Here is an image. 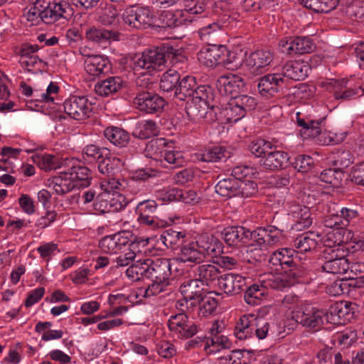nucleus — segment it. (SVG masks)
Returning <instances> with one entry per match:
<instances>
[{
    "mask_svg": "<svg viewBox=\"0 0 364 364\" xmlns=\"http://www.w3.org/2000/svg\"><path fill=\"white\" fill-rule=\"evenodd\" d=\"M184 57L178 50L168 44H163L153 49L145 50L141 55L132 59V67L135 72L142 70L145 73L162 70L168 66H175L183 62Z\"/></svg>",
    "mask_w": 364,
    "mask_h": 364,
    "instance_id": "1",
    "label": "nucleus"
},
{
    "mask_svg": "<svg viewBox=\"0 0 364 364\" xmlns=\"http://www.w3.org/2000/svg\"><path fill=\"white\" fill-rule=\"evenodd\" d=\"M308 278H294L287 272L277 275H269L268 278L263 279L260 284H254L250 286L245 291L244 299L247 304L256 306L268 294L269 288L276 290H283L296 283L306 282Z\"/></svg>",
    "mask_w": 364,
    "mask_h": 364,
    "instance_id": "2",
    "label": "nucleus"
},
{
    "mask_svg": "<svg viewBox=\"0 0 364 364\" xmlns=\"http://www.w3.org/2000/svg\"><path fill=\"white\" fill-rule=\"evenodd\" d=\"M269 262L275 267L276 271L287 272L294 278H307L310 273L309 265L302 262L298 253L291 248H282L274 252Z\"/></svg>",
    "mask_w": 364,
    "mask_h": 364,
    "instance_id": "3",
    "label": "nucleus"
},
{
    "mask_svg": "<svg viewBox=\"0 0 364 364\" xmlns=\"http://www.w3.org/2000/svg\"><path fill=\"white\" fill-rule=\"evenodd\" d=\"M208 236H201L196 242L182 245L175 259L178 262L199 264L207 255L215 252V244L210 242Z\"/></svg>",
    "mask_w": 364,
    "mask_h": 364,
    "instance_id": "4",
    "label": "nucleus"
},
{
    "mask_svg": "<svg viewBox=\"0 0 364 364\" xmlns=\"http://www.w3.org/2000/svg\"><path fill=\"white\" fill-rule=\"evenodd\" d=\"M122 19L126 24L137 29L146 28L155 23L154 14L149 8L137 6L127 7L122 14Z\"/></svg>",
    "mask_w": 364,
    "mask_h": 364,
    "instance_id": "5",
    "label": "nucleus"
},
{
    "mask_svg": "<svg viewBox=\"0 0 364 364\" xmlns=\"http://www.w3.org/2000/svg\"><path fill=\"white\" fill-rule=\"evenodd\" d=\"M135 107L146 114H159L164 110L166 102L159 94L152 91L143 90L136 93L133 100Z\"/></svg>",
    "mask_w": 364,
    "mask_h": 364,
    "instance_id": "6",
    "label": "nucleus"
},
{
    "mask_svg": "<svg viewBox=\"0 0 364 364\" xmlns=\"http://www.w3.org/2000/svg\"><path fill=\"white\" fill-rule=\"evenodd\" d=\"M279 48L282 53L294 55L311 53L316 50L313 40L307 36H289L282 38Z\"/></svg>",
    "mask_w": 364,
    "mask_h": 364,
    "instance_id": "7",
    "label": "nucleus"
},
{
    "mask_svg": "<svg viewBox=\"0 0 364 364\" xmlns=\"http://www.w3.org/2000/svg\"><path fill=\"white\" fill-rule=\"evenodd\" d=\"M42 8L41 20L47 24L53 23L61 18L69 19L74 14V9L70 3L65 1L56 3L46 0V3L42 4Z\"/></svg>",
    "mask_w": 364,
    "mask_h": 364,
    "instance_id": "8",
    "label": "nucleus"
},
{
    "mask_svg": "<svg viewBox=\"0 0 364 364\" xmlns=\"http://www.w3.org/2000/svg\"><path fill=\"white\" fill-rule=\"evenodd\" d=\"M61 174L69 175L70 178L76 183L77 188H86L90 185L92 177L90 170L84 166L79 164V162L74 159H65L64 168L60 171Z\"/></svg>",
    "mask_w": 364,
    "mask_h": 364,
    "instance_id": "9",
    "label": "nucleus"
},
{
    "mask_svg": "<svg viewBox=\"0 0 364 364\" xmlns=\"http://www.w3.org/2000/svg\"><path fill=\"white\" fill-rule=\"evenodd\" d=\"M64 111L75 120L88 118L92 110V105L85 97L71 96L63 103Z\"/></svg>",
    "mask_w": 364,
    "mask_h": 364,
    "instance_id": "10",
    "label": "nucleus"
},
{
    "mask_svg": "<svg viewBox=\"0 0 364 364\" xmlns=\"http://www.w3.org/2000/svg\"><path fill=\"white\" fill-rule=\"evenodd\" d=\"M97 164L99 171L106 177L112 188H120L122 186V183L117 181V176L120 172L122 166L120 159L110 156V154H106Z\"/></svg>",
    "mask_w": 364,
    "mask_h": 364,
    "instance_id": "11",
    "label": "nucleus"
},
{
    "mask_svg": "<svg viewBox=\"0 0 364 364\" xmlns=\"http://www.w3.org/2000/svg\"><path fill=\"white\" fill-rule=\"evenodd\" d=\"M226 46L208 44L197 54L198 60L207 68H214L222 64L226 55Z\"/></svg>",
    "mask_w": 364,
    "mask_h": 364,
    "instance_id": "12",
    "label": "nucleus"
},
{
    "mask_svg": "<svg viewBox=\"0 0 364 364\" xmlns=\"http://www.w3.org/2000/svg\"><path fill=\"white\" fill-rule=\"evenodd\" d=\"M326 316L324 310L306 307L302 311H296L292 318L304 327L316 331L323 324V318Z\"/></svg>",
    "mask_w": 364,
    "mask_h": 364,
    "instance_id": "13",
    "label": "nucleus"
},
{
    "mask_svg": "<svg viewBox=\"0 0 364 364\" xmlns=\"http://www.w3.org/2000/svg\"><path fill=\"white\" fill-rule=\"evenodd\" d=\"M285 85L282 74H267L258 79L257 89L262 96L269 98L282 91Z\"/></svg>",
    "mask_w": 364,
    "mask_h": 364,
    "instance_id": "14",
    "label": "nucleus"
},
{
    "mask_svg": "<svg viewBox=\"0 0 364 364\" xmlns=\"http://www.w3.org/2000/svg\"><path fill=\"white\" fill-rule=\"evenodd\" d=\"M109 193H101L96 196L93 208L99 213L103 214L121 210L127 205L128 202L122 195H118L109 200Z\"/></svg>",
    "mask_w": 364,
    "mask_h": 364,
    "instance_id": "15",
    "label": "nucleus"
},
{
    "mask_svg": "<svg viewBox=\"0 0 364 364\" xmlns=\"http://www.w3.org/2000/svg\"><path fill=\"white\" fill-rule=\"evenodd\" d=\"M245 85L243 77L233 74L222 75L216 81V86L221 95H229L231 99L242 92Z\"/></svg>",
    "mask_w": 364,
    "mask_h": 364,
    "instance_id": "16",
    "label": "nucleus"
},
{
    "mask_svg": "<svg viewBox=\"0 0 364 364\" xmlns=\"http://www.w3.org/2000/svg\"><path fill=\"white\" fill-rule=\"evenodd\" d=\"M212 102L203 100H187L186 105V112L189 119L191 120H198L201 118L215 117L216 106L211 105Z\"/></svg>",
    "mask_w": 364,
    "mask_h": 364,
    "instance_id": "17",
    "label": "nucleus"
},
{
    "mask_svg": "<svg viewBox=\"0 0 364 364\" xmlns=\"http://www.w3.org/2000/svg\"><path fill=\"white\" fill-rule=\"evenodd\" d=\"M147 262L149 264L147 278L169 283L171 265L168 259H147Z\"/></svg>",
    "mask_w": 364,
    "mask_h": 364,
    "instance_id": "18",
    "label": "nucleus"
},
{
    "mask_svg": "<svg viewBox=\"0 0 364 364\" xmlns=\"http://www.w3.org/2000/svg\"><path fill=\"white\" fill-rule=\"evenodd\" d=\"M218 284L220 289L229 295H236L247 289L246 278L240 274H225L220 275Z\"/></svg>",
    "mask_w": 364,
    "mask_h": 364,
    "instance_id": "19",
    "label": "nucleus"
},
{
    "mask_svg": "<svg viewBox=\"0 0 364 364\" xmlns=\"http://www.w3.org/2000/svg\"><path fill=\"white\" fill-rule=\"evenodd\" d=\"M203 286L195 278L184 282L181 285L179 290L183 296V299L187 303L189 302L191 306H196L198 301L208 293Z\"/></svg>",
    "mask_w": 364,
    "mask_h": 364,
    "instance_id": "20",
    "label": "nucleus"
},
{
    "mask_svg": "<svg viewBox=\"0 0 364 364\" xmlns=\"http://www.w3.org/2000/svg\"><path fill=\"white\" fill-rule=\"evenodd\" d=\"M129 235V232L124 231L105 236L100 240L99 247L105 253H117L130 242Z\"/></svg>",
    "mask_w": 364,
    "mask_h": 364,
    "instance_id": "21",
    "label": "nucleus"
},
{
    "mask_svg": "<svg viewBox=\"0 0 364 364\" xmlns=\"http://www.w3.org/2000/svg\"><path fill=\"white\" fill-rule=\"evenodd\" d=\"M289 154L284 151H273L272 149L259 161L261 166L270 171L287 168L289 161Z\"/></svg>",
    "mask_w": 364,
    "mask_h": 364,
    "instance_id": "22",
    "label": "nucleus"
},
{
    "mask_svg": "<svg viewBox=\"0 0 364 364\" xmlns=\"http://www.w3.org/2000/svg\"><path fill=\"white\" fill-rule=\"evenodd\" d=\"M156 208L157 204L155 200H147L139 203L136 210L139 215V223L150 227L158 225V218L156 216Z\"/></svg>",
    "mask_w": 364,
    "mask_h": 364,
    "instance_id": "23",
    "label": "nucleus"
},
{
    "mask_svg": "<svg viewBox=\"0 0 364 364\" xmlns=\"http://www.w3.org/2000/svg\"><path fill=\"white\" fill-rule=\"evenodd\" d=\"M186 21H191V19L183 16V11L178 10L175 12L163 11L158 19H155V23L153 26L163 28H172L186 24Z\"/></svg>",
    "mask_w": 364,
    "mask_h": 364,
    "instance_id": "24",
    "label": "nucleus"
},
{
    "mask_svg": "<svg viewBox=\"0 0 364 364\" xmlns=\"http://www.w3.org/2000/svg\"><path fill=\"white\" fill-rule=\"evenodd\" d=\"M126 81L119 76L108 77L96 83L95 92L102 97H107L119 92L126 87Z\"/></svg>",
    "mask_w": 364,
    "mask_h": 364,
    "instance_id": "25",
    "label": "nucleus"
},
{
    "mask_svg": "<svg viewBox=\"0 0 364 364\" xmlns=\"http://www.w3.org/2000/svg\"><path fill=\"white\" fill-rule=\"evenodd\" d=\"M310 70V66L304 62L289 60L282 66L281 74L293 80H304Z\"/></svg>",
    "mask_w": 364,
    "mask_h": 364,
    "instance_id": "26",
    "label": "nucleus"
},
{
    "mask_svg": "<svg viewBox=\"0 0 364 364\" xmlns=\"http://www.w3.org/2000/svg\"><path fill=\"white\" fill-rule=\"evenodd\" d=\"M245 115L243 111L232 102L231 100L228 105L223 109L216 106V112H215V117L211 118L212 121H218L223 123L237 122L238 120L244 117Z\"/></svg>",
    "mask_w": 364,
    "mask_h": 364,
    "instance_id": "27",
    "label": "nucleus"
},
{
    "mask_svg": "<svg viewBox=\"0 0 364 364\" xmlns=\"http://www.w3.org/2000/svg\"><path fill=\"white\" fill-rule=\"evenodd\" d=\"M85 68L92 76H100L110 71L111 63L107 58L102 55H90L85 62Z\"/></svg>",
    "mask_w": 364,
    "mask_h": 364,
    "instance_id": "28",
    "label": "nucleus"
},
{
    "mask_svg": "<svg viewBox=\"0 0 364 364\" xmlns=\"http://www.w3.org/2000/svg\"><path fill=\"white\" fill-rule=\"evenodd\" d=\"M325 118H321L317 120L311 119L309 117L301 118L300 113H296V123L301 127L299 130L301 137L304 139L314 138L318 136L321 132V124Z\"/></svg>",
    "mask_w": 364,
    "mask_h": 364,
    "instance_id": "29",
    "label": "nucleus"
},
{
    "mask_svg": "<svg viewBox=\"0 0 364 364\" xmlns=\"http://www.w3.org/2000/svg\"><path fill=\"white\" fill-rule=\"evenodd\" d=\"M119 33L103 28L92 27L85 32L86 39L97 44H107L112 41H119Z\"/></svg>",
    "mask_w": 364,
    "mask_h": 364,
    "instance_id": "30",
    "label": "nucleus"
},
{
    "mask_svg": "<svg viewBox=\"0 0 364 364\" xmlns=\"http://www.w3.org/2000/svg\"><path fill=\"white\" fill-rule=\"evenodd\" d=\"M273 58L274 55L271 51L257 50L247 58V65L252 69V72L262 73L264 68L270 65Z\"/></svg>",
    "mask_w": 364,
    "mask_h": 364,
    "instance_id": "31",
    "label": "nucleus"
},
{
    "mask_svg": "<svg viewBox=\"0 0 364 364\" xmlns=\"http://www.w3.org/2000/svg\"><path fill=\"white\" fill-rule=\"evenodd\" d=\"M193 272L195 278L200 282V284L205 286H210L216 279L218 282L220 277L219 269L210 264L199 265Z\"/></svg>",
    "mask_w": 364,
    "mask_h": 364,
    "instance_id": "32",
    "label": "nucleus"
},
{
    "mask_svg": "<svg viewBox=\"0 0 364 364\" xmlns=\"http://www.w3.org/2000/svg\"><path fill=\"white\" fill-rule=\"evenodd\" d=\"M217 179L218 180L217 184L215 185V192L220 196L225 198H232L237 196L238 195V183L239 179L232 177L228 176L227 178H220V176H218Z\"/></svg>",
    "mask_w": 364,
    "mask_h": 364,
    "instance_id": "33",
    "label": "nucleus"
},
{
    "mask_svg": "<svg viewBox=\"0 0 364 364\" xmlns=\"http://www.w3.org/2000/svg\"><path fill=\"white\" fill-rule=\"evenodd\" d=\"M246 228L243 226H229L223 229L221 232L223 239L229 246H238L240 244H246Z\"/></svg>",
    "mask_w": 364,
    "mask_h": 364,
    "instance_id": "34",
    "label": "nucleus"
},
{
    "mask_svg": "<svg viewBox=\"0 0 364 364\" xmlns=\"http://www.w3.org/2000/svg\"><path fill=\"white\" fill-rule=\"evenodd\" d=\"M104 136L112 144L117 147H125L130 140V136L125 129L110 126L104 130Z\"/></svg>",
    "mask_w": 364,
    "mask_h": 364,
    "instance_id": "35",
    "label": "nucleus"
},
{
    "mask_svg": "<svg viewBox=\"0 0 364 364\" xmlns=\"http://www.w3.org/2000/svg\"><path fill=\"white\" fill-rule=\"evenodd\" d=\"M32 159L41 169L45 171L56 168L63 170L64 168L65 159L61 160L54 155L37 154L32 156Z\"/></svg>",
    "mask_w": 364,
    "mask_h": 364,
    "instance_id": "36",
    "label": "nucleus"
},
{
    "mask_svg": "<svg viewBox=\"0 0 364 364\" xmlns=\"http://www.w3.org/2000/svg\"><path fill=\"white\" fill-rule=\"evenodd\" d=\"M48 186L52 188L58 195H64L76 188V183L70 178L69 175L61 174L55 176L48 180Z\"/></svg>",
    "mask_w": 364,
    "mask_h": 364,
    "instance_id": "37",
    "label": "nucleus"
},
{
    "mask_svg": "<svg viewBox=\"0 0 364 364\" xmlns=\"http://www.w3.org/2000/svg\"><path fill=\"white\" fill-rule=\"evenodd\" d=\"M353 154L346 149H335L331 152V163L339 171L348 168L353 163Z\"/></svg>",
    "mask_w": 364,
    "mask_h": 364,
    "instance_id": "38",
    "label": "nucleus"
},
{
    "mask_svg": "<svg viewBox=\"0 0 364 364\" xmlns=\"http://www.w3.org/2000/svg\"><path fill=\"white\" fill-rule=\"evenodd\" d=\"M347 267L348 259L345 257L336 258L325 257V260L321 264L323 272L334 274L346 273Z\"/></svg>",
    "mask_w": 364,
    "mask_h": 364,
    "instance_id": "39",
    "label": "nucleus"
},
{
    "mask_svg": "<svg viewBox=\"0 0 364 364\" xmlns=\"http://www.w3.org/2000/svg\"><path fill=\"white\" fill-rule=\"evenodd\" d=\"M196 84L195 77L192 76H185L178 82V87L174 92V98L180 101H186L190 100L191 95L193 94V89Z\"/></svg>",
    "mask_w": 364,
    "mask_h": 364,
    "instance_id": "40",
    "label": "nucleus"
},
{
    "mask_svg": "<svg viewBox=\"0 0 364 364\" xmlns=\"http://www.w3.org/2000/svg\"><path fill=\"white\" fill-rule=\"evenodd\" d=\"M318 233L307 232L296 237L294 240V246L300 252H309L315 250L318 245Z\"/></svg>",
    "mask_w": 364,
    "mask_h": 364,
    "instance_id": "41",
    "label": "nucleus"
},
{
    "mask_svg": "<svg viewBox=\"0 0 364 364\" xmlns=\"http://www.w3.org/2000/svg\"><path fill=\"white\" fill-rule=\"evenodd\" d=\"M255 316L243 315L236 323L235 335L240 340H244L251 336L254 331Z\"/></svg>",
    "mask_w": 364,
    "mask_h": 364,
    "instance_id": "42",
    "label": "nucleus"
},
{
    "mask_svg": "<svg viewBox=\"0 0 364 364\" xmlns=\"http://www.w3.org/2000/svg\"><path fill=\"white\" fill-rule=\"evenodd\" d=\"M159 132L158 127L153 120L139 122L135 124L132 135L140 139H147Z\"/></svg>",
    "mask_w": 364,
    "mask_h": 364,
    "instance_id": "43",
    "label": "nucleus"
},
{
    "mask_svg": "<svg viewBox=\"0 0 364 364\" xmlns=\"http://www.w3.org/2000/svg\"><path fill=\"white\" fill-rule=\"evenodd\" d=\"M292 217L294 222L292 228L298 231L309 228L312 223L310 210L306 206H297L292 211Z\"/></svg>",
    "mask_w": 364,
    "mask_h": 364,
    "instance_id": "44",
    "label": "nucleus"
},
{
    "mask_svg": "<svg viewBox=\"0 0 364 364\" xmlns=\"http://www.w3.org/2000/svg\"><path fill=\"white\" fill-rule=\"evenodd\" d=\"M306 9L316 13H328L338 5V0H299Z\"/></svg>",
    "mask_w": 364,
    "mask_h": 364,
    "instance_id": "45",
    "label": "nucleus"
},
{
    "mask_svg": "<svg viewBox=\"0 0 364 364\" xmlns=\"http://www.w3.org/2000/svg\"><path fill=\"white\" fill-rule=\"evenodd\" d=\"M186 237L185 232L169 228L160 235L159 240L167 248L175 249L176 247L182 245Z\"/></svg>",
    "mask_w": 364,
    "mask_h": 364,
    "instance_id": "46",
    "label": "nucleus"
},
{
    "mask_svg": "<svg viewBox=\"0 0 364 364\" xmlns=\"http://www.w3.org/2000/svg\"><path fill=\"white\" fill-rule=\"evenodd\" d=\"M118 16L114 5L109 3H101L97 10V21L103 26L112 25Z\"/></svg>",
    "mask_w": 364,
    "mask_h": 364,
    "instance_id": "47",
    "label": "nucleus"
},
{
    "mask_svg": "<svg viewBox=\"0 0 364 364\" xmlns=\"http://www.w3.org/2000/svg\"><path fill=\"white\" fill-rule=\"evenodd\" d=\"M229 157L230 152L224 147L214 146L198 154V159L205 162H218L225 161Z\"/></svg>",
    "mask_w": 364,
    "mask_h": 364,
    "instance_id": "48",
    "label": "nucleus"
},
{
    "mask_svg": "<svg viewBox=\"0 0 364 364\" xmlns=\"http://www.w3.org/2000/svg\"><path fill=\"white\" fill-rule=\"evenodd\" d=\"M166 145L167 142L164 138L151 139L149 141L145 148L146 156L155 160L159 159L164 156Z\"/></svg>",
    "mask_w": 364,
    "mask_h": 364,
    "instance_id": "49",
    "label": "nucleus"
},
{
    "mask_svg": "<svg viewBox=\"0 0 364 364\" xmlns=\"http://www.w3.org/2000/svg\"><path fill=\"white\" fill-rule=\"evenodd\" d=\"M82 154L85 160L97 164L106 154H109V150L95 144H88L83 149Z\"/></svg>",
    "mask_w": 364,
    "mask_h": 364,
    "instance_id": "50",
    "label": "nucleus"
},
{
    "mask_svg": "<svg viewBox=\"0 0 364 364\" xmlns=\"http://www.w3.org/2000/svg\"><path fill=\"white\" fill-rule=\"evenodd\" d=\"M149 264L147 259L144 261L139 260L132 264L126 270V275L132 281H139L143 277H146L148 275Z\"/></svg>",
    "mask_w": 364,
    "mask_h": 364,
    "instance_id": "51",
    "label": "nucleus"
},
{
    "mask_svg": "<svg viewBox=\"0 0 364 364\" xmlns=\"http://www.w3.org/2000/svg\"><path fill=\"white\" fill-rule=\"evenodd\" d=\"M180 74L175 70H168L160 81V89L164 92L176 90L180 81Z\"/></svg>",
    "mask_w": 364,
    "mask_h": 364,
    "instance_id": "52",
    "label": "nucleus"
},
{
    "mask_svg": "<svg viewBox=\"0 0 364 364\" xmlns=\"http://www.w3.org/2000/svg\"><path fill=\"white\" fill-rule=\"evenodd\" d=\"M347 82L348 81L344 79L334 82V87L340 89L334 92V97L336 100H350L355 96L359 97L360 93L359 91H357L356 87L355 88H348Z\"/></svg>",
    "mask_w": 364,
    "mask_h": 364,
    "instance_id": "53",
    "label": "nucleus"
},
{
    "mask_svg": "<svg viewBox=\"0 0 364 364\" xmlns=\"http://www.w3.org/2000/svg\"><path fill=\"white\" fill-rule=\"evenodd\" d=\"M353 304L348 301L336 303L330 308V313L332 316H337L339 318L350 320L353 318L354 311Z\"/></svg>",
    "mask_w": 364,
    "mask_h": 364,
    "instance_id": "54",
    "label": "nucleus"
},
{
    "mask_svg": "<svg viewBox=\"0 0 364 364\" xmlns=\"http://www.w3.org/2000/svg\"><path fill=\"white\" fill-rule=\"evenodd\" d=\"M231 100L235 102L241 111H243L245 115L247 112L254 110L257 105L255 97L247 95H235Z\"/></svg>",
    "mask_w": 364,
    "mask_h": 364,
    "instance_id": "55",
    "label": "nucleus"
},
{
    "mask_svg": "<svg viewBox=\"0 0 364 364\" xmlns=\"http://www.w3.org/2000/svg\"><path fill=\"white\" fill-rule=\"evenodd\" d=\"M208 294V293L203 296L197 303V305H198V314L203 316L211 315L218 306L217 300Z\"/></svg>",
    "mask_w": 364,
    "mask_h": 364,
    "instance_id": "56",
    "label": "nucleus"
},
{
    "mask_svg": "<svg viewBox=\"0 0 364 364\" xmlns=\"http://www.w3.org/2000/svg\"><path fill=\"white\" fill-rule=\"evenodd\" d=\"M289 164L299 172L307 173L314 167V159L309 155L301 154L296 156L294 161Z\"/></svg>",
    "mask_w": 364,
    "mask_h": 364,
    "instance_id": "57",
    "label": "nucleus"
},
{
    "mask_svg": "<svg viewBox=\"0 0 364 364\" xmlns=\"http://www.w3.org/2000/svg\"><path fill=\"white\" fill-rule=\"evenodd\" d=\"M264 231L265 236L262 242H264L267 245H274L284 236V230L274 225L264 227Z\"/></svg>",
    "mask_w": 364,
    "mask_h": 364,
    "instance_id": "58",
    "label": "nucleus"
},
{
    "mask_svg": "<svg viewBox=\"0 0 364 364\" xmlns=\"http://www.w3.org/2000/svg\"><path fill=\"white\" fill-rule=\"evenodd\" d=\"M343 176V171H339L336 168L323 170L320 174L321 181L332 186H338Z\"/></svg>",
    "mask_w": 364,
    "mask_h": 364,
    "instance_id": "59",
    "label": "nucleus"
},
{
    "mask_svg": "<svg viewBox=\"0 0 364 364\" xmlns=\"http://www.w3.org/2000/svg\"><path fill=\"white\" fill-rule=\"evenodd\" d=\"M272 149L271 142L264 139L253 141L249 146V149L252 154L261 159Z\"/></svg>",
    "mask_w": 364,
    "mask_h": 364,
    "instance_id": "60",
    "label": "nucleus"
},
{
    "mask_svg": "<svg viewBox=\"0 0 364 364\" xmlns=\"http://www.w3.org/2000/svg\"><path fill=\"white\" fill-rule=\"evenodd\" d=\"M220 30L221 28L218 23H213L200 28L198 33L202 41L211 44L213 39L218 35Z\"/></svg>",
    "mask_w": 364,
    "mask_h": 364,
    "instance_id": "61",
    "label": "nucleus"
},
{
    "mask_svg": "<svg viewBox=\"0 0 364 364\" xmlns=\"http://www.w3.org/2000/svg\"><path fill=\"white\" fill-rule=\"evenodd\" d=\"M193 94L189 100H203L212 102L213 100V89L208 85L197 86L196 84L193 89Z\"/></svg>",
    "mask_w": 364,
    "mask_h": 364,
    "instance_id": "62",
    "label": "nucleus"
},
{
    "mask_svg": "<svg viewBox=\"0 0 364 364\" xmlns=\"http://www.w3.org/2000/svg\"><path fill=\"white\" fill-rule=\"evenodd\" d=\"M237 196L249 198L255 196L257 191V184L253 181L239 180Z\"/></svg>",
    "mask_w": 364,
    "mask_h": 364,
    "instance_id": "63",
    "label": "nucleus"
},
{
    "mask_svg": "<svg viewBox=\"0 0 364 364\" xmlns=\"http://www.w3.org/2000/svg\"><path fill=\"white\" fill-rule=\"evenodd\" d=\"M339 217L341 219L343 228L349 225L350 223H355L359 217V212L356 207H344L340 210Z\"/></svg>",
    "mask_w": 364,
    "mask_h": 364,
    "instance_id": "64",
    "label": "nucleus"
}]
</instances>
